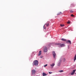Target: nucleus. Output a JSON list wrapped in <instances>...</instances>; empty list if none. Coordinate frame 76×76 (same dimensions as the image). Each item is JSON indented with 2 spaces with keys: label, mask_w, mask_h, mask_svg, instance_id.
I'll use <instances>...</instances> for the list:
<instances>
[{
  "label": "nucleus",
  "mask_w": 76,
  "mask_h": 76,
  "mask_svg": "<svg viewBox=\"0 0 76 76\" xmlns=\"http://www.w3.org/2000/svg\"><path fill=\"white\" fill-rule=\"evenodd\" d=\"M33 66H37L38 65V61L37 60H35L34 61L33 64Z\"/></svg>",
  "instance_id": "obj_1"
},
{
  "label": "nucleus",
  "mask_w": 76,
  "mask_h": 76,
  "mask_svg": "<svg viewBox=\"0 0 76 76\" xmlns=\"http://www.w3.org/2000/svg\"><path fill=\"white\" fill-rule=\"evenodd\" d=\"M56 45H57L59 46V47H63L65 46V45L64 44H61V43H56Z\"/></svg>",
  "instance_id": "obj_2"
},
{
  "label": "nucleus",
  "mask_w": 76,
  "mask_h": 76,
  "mask_svg": "<svg viewBox=\"0 0 76 76\" xmlns=\"http://www.w3.org/2000/svg\"><path fill=\"white\" fill-rule=\"evenodd\" d=\"M43 48L44 49V52L45 53L47 52V47L45 46L43 47Z\"/></svg>",
  "instance_id": "obj_3"
},
{
  "label": "nucleus",
  "mask_w": 76,
  "mask_h": 76,
  "mask_svg": "<svg viewBox=\"0 0 76 76\" xmlns=\"http://www.w3.org/2000/svg\"><path fill=\"white\" fill-rule=\"evenodd\" d=\"M52 53H53V58H56V53H55V51H53L52 52Z\"/></svg>",
  "instance_id": "obj_4"
},
{
  "label": "nucleus",
  "mask_w": 76,
  "mask_h": 76,
  "mask_svg": "<svg viewBox=\"0 0 76 76\" xmlns=\"http://www.w3.org/2000/svg\"><path fill=\"white\" fill-rule=\"evenodd\" d=\"M76 72V69H75L73 70L71 74V75H73L75 74V72Z\"/></svg>",
  "instance_id": "obj_5"
},
{
  "label": "nucleus",
  "mask_w": 76,
  "mask_h": 76,
  "mask_svg": "<svg viewBox=\"0 0 76 76\" xmlns=\"http://www.w3.org/2000/svg\"><path fill=\"white\" fill-rule=\"evenodd\" d=\"M32 74H34L35 73V70L33 69L32 70Z\"/></svg>",
  "instance_id": "obj_6"
},
{
  "label": "nucleus",
  "mask_w": 76,
  "mask_h": 76,
  "mask_svg": "<svg viewBox=\"0 0 76 76\" xmlns=\"http://www.w3.org/2000/svg\"><path fill=\"white\" fill-rule=\"evenodd\" d=\"M69 43V44H72V42H71V41L70 40H68L66 42V43Z\"/></svg>",
  "instance_id": "obj_7"
},
{
  "label": "nucleus",
  "mask_w": 76,
  "mask_h": 76,
  "mask_svg": "<svg viewBox=\"0 0 76 76\" xmlns=\"http://www.w3.org/2000/svg\"><path fill=\"white\" fill-rule=\"evenodd\" d=\"M41 52H42L41 50H40L39 51V54H38V56H40V55L41 54Z\"/></svg>",
  "instance_id": "obj_8"
},
{
  "label": "nucleus",
  "mask_w": 76,
  "mask_h": 76,
  "mask_svg": "<svg viewBox=\"0 0 76 76\" xmlns=\"http://www.w3.org/2000/svg\"><path fill=\"white\" fill-rule=\"evenodd\" d=\"M61 40L62 41H67V40H66V39H65L63 38L61 39Z\"/></svg>",
  "instance_id": "obj_9"
},
{
  "label": "nucleus",
  "mask_w": 76,
  "mask_h": 76,
  "mask_svg": "<svg viewBox=\"0 0 76 76\" xmlns=\"http://www.w3.org/2000/svg\"><path fill=\"white\" fill-rule=\"evenodd\" d=\"M54 65H55V64L53 63L50 64V66H51L52 67H54Z\"/></svg>",
  "instance_id": "obj_10"
},
{
  "label": "nucleus",
  "mask_w": 76,
  "mask_h": 76,
  "mask_svg": "<svg viewBox=\"0 0 76 76\" xmlns=\"http://www.w3.org/2000/svg\"><path fill=\"white\" fill-rule=\"evenodd\" d=\"M76 60V54L74 57V61H75Z\"/></svg>",
  "instance_id": "obj_11"
},
{
  "label": "nucleus",
  "mask_w": 76,
  "mask_h": 76,
  "mask_svg": "<svg viewBox=\"0 0 76 76\" xmlns=\"http://www.w3.org/2000/svg\"><path fill=\"white\" fill-rule=\"evenodd\" d=\"M43 76H47V75L46 74H45V73H43Z\"/></svg>",
  "instance_id": "obj_12"
},
{
  "label": "nucleus",
  "mask_w": 76,
  "mask_h": 76,
  "mask_svg": "<svg viewBox=\"0 0 76 76\" xmlns=\"http://www.w3.org/2000/svg\"><path fill=\"white\" fill-rule=\"evenodd\" d=\"M45 25H46V26H48L49 25V23H48L47 24H45Z\"/></svg>",
  "instance_id": "obj_13"
},
{
  "label": "nucleus",
  "mask_w": 76,
  "mask_h": 76,
  "mask_svg": "<svg viewBox=\"0 0 76 76\" xmlns=\"http://www.w3.org/2000/svg\"><path fill=\"white\" fill-rule=\"evenodd\" d=\"M60 14H61V12H60L58 13L57 14V15H60Z\"/></svg>",
  "instance_id": "obj_14"
},
{
  "label": "nucleus",
  "mask_w": 76,
  "mask_h": 76,
  "mask_svg": "<svg viewBox=\"0 0 76 76\" xmlns=\"http://www.w3.org/2000/svg\"><path fill=\"white\" fill-rule=\"evenodd\" d=\"M59 72H63L64 71L63 70H61V71H59Z\"/></svg>",
  "instance_id": "obj_15"
},
{
  "label": "nucleus",
  "mask_w": 76,
  "mask_h": 76,
  "mask_svg": "<svg viewBox=\"0 0 76 76\" xmlns=\"http://www.w3.org/2000/svg\"><path fill=\"white\" fill-rule=\"evenodd\" d=\"M71 16L72 17H75V15H73V14H72L71 15Z\"/></svg>",
  "instance_id": "obj_16"
},
{
  "label": "nucleus",
  "mask_w": 76,
  "mask_h": 76,
  "mask_svg": "<svg viewBox=\"0 0 76 76\" xmlns=\"http://www.w3.org/2000/svg\"><path fill=\"white\" fill-rule=\"evenodd\" d=\"M63 61H64V62H65V61H66V58H64V59Z\"/></svg>",
  "instance_id": "obj_17"
},
{
  "label": "nucleus",
  "mask_w": 76,
  "mask_h": 76,
  "mask_svg": "<svg viewBox=\"0 0 76 76\" xmlns=\"http://www.w3.org/2000/svg\"><path fill=\"white\" fill-rule=\"evenodd\" d=\"M60 26H62V27L63 26H64V25L61 24Z\"/></svg>",
  "instance_id": "obj_18"
},
{
  "label": "nucleus",
  "mask_w": 76,
  "mask_h": 76,
  "mask_svg": "<svg viewBox=\"0 0 76 76\" xmlns=\"http://www.w3.org/2000/svg\"><path fill=\"white\" fill-rule=\"evenodd\" d=\"M43 28L44 29H46V27H45V25H44V26H43Z\"/></svg>",
  "instance_id": "obj_19"
},
{
  "label": "nucleus",
  "mask_w": 76,
  "mask_h": 76,
  "mask_svg": "<svg viewBox=\"0 0 76 76\" xmlns=\"http://www.w3.org/2000/svg\"><path fill=\"white\" fill-rule=\"evenodd\" d=\"M46 66H47V64L44 65V67H46Z\"/></svg>",
  "instance_id": "obj_20"
},
{
  "label": "nucleus",
  "mask_w": 76,
  "mask_h": 76,
  "mask_svg": "<svg viewBox=\"0 0 76 76\" xmlns=\"http://www.w3.org/2000/svg\"><path fill=\"white\" fill-rule=\"evenodd\" d=\"M70 13H73V12L72 10H71L70 11Z\"/></svg>",
  "instance_id": "obj_21"
},
{
  "label": "nucleus",
  "mask_w": 76,
  "mask_h": 76,
  "mask_svg": "<svg viewBox=\"0 0 76 76\" xmlns=\"http://www.w3.org/2000/svg\"><path fill=\"white\" fill-rule=\"evenodd\" d=\"M60 63H59L58 65V66H60Z\"/></svg>",
  "instance_id": "obj_22"
},
{
  "label": "nucleus",
  "mask_w": 76,
  "mask_h": 76,
  "mask_svg": "<svg viewBox=\"0 0 76 76\" xmlns=\"http://www.w3.org/2000/svg\"><path fill=\"white\" fill-rule=\"evenodd\" d=\"M67 23L68 24L70 23V21H68Z\"/></svg>",
  "instance_id": "obj_23"
},
{
  "label": "nucleus",
  "mask_w": 76,
  "mask_h": 76,
  "mask_svg": "<svg viewBox=\"0 0 76 76\" xmlns=\"http://www.w3.org/2000/svg\"><path fill=\"white\" fill-rule=\"evenodd\" d=\"M49 74H51V73H52V72H49Z\"/></svg>",
  "instance_id": "obj_24"
},
{
  "label": "nucleus",
  "mask_w": 76,
  "mask_h": 76,
  "mask_svg": "<svg viewBox=\"0 0 76 76\" xmlns=\"http://www.w3.org/2000/svg\"><path fill=\"white\" fill-rule=\"evenodd\" d=\"M73 4H71V6H73Z\"/></svg>",
  "instance_id": "obj_25"
},
{
  "label": "nucleus",
  "mask_w": 76,
  "mask_h": 76,
  "mask_svg": "<svg viewBox=\"0 0 76 76\" xmlns=\"http://www.w3.org/2000/svg\"><path fill=\"white\" fill-rule=\"evenodd\" d=\"M41 58H42V57H41Z\"/></svg>",
  "instance_id": "obj_26"
},
{
  "label": "nucleus",
  "mask_w": 76,
  "mask_h": 76,
  "mask_svg": "<svg viewBox=\"0 0 76 76\" xmlns=\"http://www.w3.org/2000/svg\"><path fill=\"white\" fill-rule=\"evenodd\" d=\"M41 58H42V57H41Z\"/></svg>",
  "instance_id": "obj_27"
}]
</instances>
